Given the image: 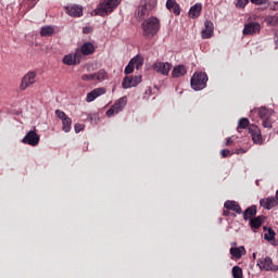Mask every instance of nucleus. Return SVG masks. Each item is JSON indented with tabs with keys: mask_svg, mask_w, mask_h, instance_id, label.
<instances>
[{
	"mask_svg": "<svg viewBox=\"0 0 278 278\" xmlns=\"http://www.w3.org/2000/svg\"><path fill=\"white\" fill-rule=\"evenodd\" d=\"M186 73H188V71L186 70V66L178 65V66L174 67L173 72H172V77H184V75H186Z\"/></svg>",
	"mask_w": 278,
	"mask_h": 278,
	"instance_id": "a878e982",
	"label": "nucleus"
},
{
	"mask_svg": "<svg viewBox=\"0 0 278 278\" xmlns=\"http://www.w3.org/2000/svg\"><path fill=\"white\" fill-rule=\"evenodd\" d=\"M224 207L226 210H231L232 212H236L237 214H242V208L240 207V204L236 201L228 200L224 203Z\"/></svg>",
	"mask_w": 278,
	"mask_h": 278,
	"instance_id": "6ab92c4d",
	"label": "nucleus"
},
{
	"mask_svg": "<svg viewBox=\"0 0 278 278\" xmlns=\"http://www.w3.org/2000/svg\"><path fill=\"white\" fill-rule=\"evenodd\" d=\"M190 84L193 90H203L207 86V74L203 72H195L191 77Z\"/></svg>",
	"mask_w": 278,
	"mask_h": 278,
	"instance_id": "7ed1b4c3",
	"label": "nucleus"
},
{
	"mask_svg": "<svg viewBox=\"0 0 278 278\" xmlns=\"http://www.w3.org/2000/svg\"><path fill=\"white\" fill-rule=\"evenodd\" d=\"M97 118H99L97 115H90L91 123H92V121H97Z\"/></svg>",
	"mask_w": 278,
	"mask_h": 278,
	"instance_id": "49530a36",
	"label": "nucleus"
},
{
	"mask_svg": "<svg viewBox=\"0 0 278 278\" xmlns=\"http://www.w3.org/2000/svg\"><path fill=\"white\" fill-rule=\"evenodd\" d=\"M224 216H229V211H224Z\"/></svg>",
	"mask_w": 278,
	"mask_h": 278,
	"instance_id": "de8ad7c7",
	"label": "nucleus"
},
{
	"mask_svg": "<svg viewBox=\"0 0 278 278\" xmlns=\"http://www.w3.org/2000/svg\"><path fill=\"white\" fill-rule=\"evenodd\" d=\"M264 216H257L250 219L251 229H260L262 227V223H264Z\"/></svg>",
	"mask_w": 278,
	"mask_h": 278,
	"instance_id": "393cba45",
	"label": "nucleus"
},
{
	"mask_svg": "<svg viewBox=\"0 0 278 278\" xmlns=\"http://www.w3.org/2000/svg\"><path fill=\"white\" fill-rule=\"evenodd\" d=\"M254 5H264V3H268V0H250Z\"/></svg>",
	"mask_w": 278,
	"mask_h": 278,
	"instance_id": "a19ab883",
	"label": "nucleus"
},
{
	"mask_svg": "<svg viewBox=\"0 0 278 278\" xmlns=\"http://www.w3.org/2000/svg\"><path fill=\"white\" fill-rule=\"evenodd\" d=\"M249 123H250L249 118L247 117L240 118L238 122V129H247L249 126Z\"/></svg>",
	"mask_w": 278,
	"mask_h": 278,
	"instance_id": "7c9ffc66",
	"label": "nucleus"
},
{
	"mask_svg": "<svg viewBox=\"0 0 278 278\" xmlns=\"http://www.w3.org/2000/svg\"><path fill=\"white\" fill-rule=\"evenodd\" d=\"M142 36L146 40H152L157 36L160 31V20L155 16H151L141 23Z\"/></svg>",
	"mask_w": 278,
	"mask_h": 278,
	"instance_id": "f257e3e1",
	"label": "nucleus"
},
{
	"mask_svg": "<svg viewBox=\"0 0 278 278\" xmlns=\"http://www.w3.org/2000/svg\"><path fill=\"white\" fill-rule=\"evenodd\" d=\"M81 79L83 81H97L94 74H84Z\"/></svg>",
	"mask_w": 278,
	"mask_h": 278,
	"instance_id": "f704fd0d",
	"label": "nucleus"
},
{
	"mask_svg": "<svg viewBox=\"0 0 278 278\" xmlns=\"http://www.w3.org/2000/svg\"><path fill=\"white\" fill-rule=\"evenodd\" d=\"M131 73H134V63L131 61H129V63L125 67V74L131 75Z\"/></svg>",
	"mask_w": 278,
	"mask_h": 278,
	"instance_id": "c9c22d12",
	"label": "nucleus"
},
{
	"mask_svg": "<svg viewBox=\"0 0 278 278\" xmlns=\"http://www.w3.org/2000/svg\"><path fill=\"white\" fill-rule=\"evenodd\" d=\"M262 125L265 129H273V119L271 118L262 119Z\"/></svg>",
	"mask_w": 278,
	"mask_h": 278,
	"instance_id": "473e14b6",
	"label": "nucleus"
},
{
	"mask_svg": "<svg viewBox=\"0 0 278 278\" xmlns=\"http://www.w3.org/2000/svg\"><path fill=\"white\" fill-rule=\"evenodd\" d=\"M130 62L132 63V66L137 68V71H140V68H142V64H144V58L141 55H136L130 60Z\"/></svg>",
	"mask_w": 278,
	"mask_h": 278,
	"instance_id": "bb28decb",
	"label": "nucleus"
},
{
	"mask_svg": "<svg viewBox=\"0 0 278 278\" xmlns=\"http://www.w3.org/2000/svg\"><path fill=\"white\" fill-rule=\"evenodd\" d=\"M220 155H222V157H230V155H233V152H231L229 150H222Z\"/></svg>",
	"mask_w": 278,
	"mask_h": 278,
	"instance_id": "ea45409f",
	"label": "nucleus"
},
{
	"mask_svg": "<svg viewBox=\"0 0 278 278\" xmlns=\"http://www.w3.org/2000/svg\"><path fill=\"white\" fill-rule=\"evenodd\" d=\"M263 229L264 231H267V233L264 235V238L265 240H267V242H270V240H273L275 236H277V233L275 232V230H273V228L264 227Z\"/></svg>",
	"mask_w": 278,
	"mask_h": 278,
	"instance_id": "c756f323",
	"label": "nucleus"
},
{
	"mask_svg": "<svg viewBox=\"0 0 278 278\" xmlns=\"http://www.w3.org/2000/svg\"><path fill=\"white\" fill-rule=\"evenodd\" d=\"M232 216H236V214H232Z\"/></svg>",
	"mask_w": 278,
	"mask_h": 278,
	"instance_id": "6e6d98bb",
	"label": "nucleus"
},
{
	"mask_svg": "<svg viewBox=\"0 0 278 278\" xmlns=\"http://www.w3.org/2000/svg\"><path fill=\"white\" fill-rule=\"evenodd\" d=\"M273 114H275V111L271 109H267L265 106H261L258 109V116L261 121H264L266 118H273Z\"/></svg>",
	"mask_w": 278,
	"mask_h": 278,
	"instance_id": "412c9836",
	"label": "nucleus"
},
{
	"mask_svg": "<svg viewBox=\"0 0 278 278\" xmlns=\"http://www.w3.org/2000/svg\"><path fill=\"white\" fill-rule=\"evenodd\" d=\"M176 3H177V0H167L166 1L167 10H169V12L173 11V8H175Z\"/></svg>",
	"mask_w": 278,
	"mask_h": 278,
	"instance_id": "4c0bfd02",
	"label": "nucleus"
},
{
	"mask_svg": "<svg viewBox=\"0 0 278 278\" xmlns=\"http://www.w3.org/2000/svg\"><path fill=\"white\" fill-rule=\"evenodd\" d=\"M204 29L202 30V38L204 40H210V38H212V36H214V23H212L211 21H206L204 23Z\"/></svg>",
	"mask_w": 278,
	"mask_h": 278,
	"instance_id": "a211bd4d",
	"label": "nucleus"
},
{
	"mask_svg": "<svg viewBox=\"0 0 278 278\" xmlns=\"http://www.w3.org/2000/svg\"><path fill=\"white\" fill-rule=\"evenodd\" d=\"M232 247H236V243H232Z\"/></svg>",
	"mask_w": 278,
	"mask_h": 278,
	"instance_id": "5fc2aeb1",
	"label": "nucleus"
},
{
	"mask_svg": "<svg viewBox=\"0 0 278 278\" xmlns=\"http://www.w3.org/2000/svg\"><path fill=\"white\" fill-rule=\"evenodd\" d=\"M23 144H28L29 147H38L40 143V135L36 130L28 131L22 139Z\"/></svg>",
	"mask_w": 278,
	"mask_h": 278,
	"instance_id": "0eeeda50",
	"label": "nucleus"
},
{
	"mask_svg": "<svg viewBox=\"0 0 278 278\" xmlns=\"http://www.w3.org/2000/svg\"><path fill=\"white\" fill-rule=\"evenodd\" d=\"M127 105V97H122L114 102V104L106 111L108 118H112V116H116V114H121L125 106Z\"/></svg>",
	"mask_w": 278,
	"mask_h": 278,
	"instance_id": "39448f33",
	"label": "nucleus"
},
{
	"mask_svg": "<svg viewBox=\"0 0 278 278\" xmlns=\"http://www.w3.org/2000/svg\"><path fill=\"white\" fill-rule=\"evenodd\" d=\"M276 45L278 46V39L275 40Z\"/></svg>",
	"mask_w": 278,
	"mask_h": 278,
	"instance_id": "603ef678",
	"label": "nucleus"
},
{
	"mask_svg": "<svg viewBox=\"0 0 278 278\" xmlns=\"http://www.w3.org/2000/svg\"><path fill=\"white\" fill-rule=\"evenodd\" d=\"M96 77V81H104L108 79V72L105 70H99L97 73H93Z\"/></svg>",
	"mask_w": 278,
	"mask_h": 278,
	"instance_id": "c85d7f7f",
	"label": "nucleus"
},
{
	"mask_svg": "<svg viewBox=\"0 0 278 278\" xmlns=\"http://www.w3.org/2000/svg\"><path fill=\"white\" fill-rule=\"evenodd\" d=\"M80 56L83 55H92L94 53V45L92 42H85L80 48Z\"/></svg>",
	"mask_w": 278,
	"mask_h": 278,
	"instance_id": "4be33fe9",
	"label": "nucleus"
},
{
	"mask_svg": "<svg viewBox=\"0 0 278 278\" xmlns=\"http://www.w3.org/2000/svg\"><path fill=\"white\" fill-rule=\"evenodd\" d=\"M232 277L242 278V268H240V266L232 267Z\"/></svg>",
	"mask_w": 278,
	"mask_h": 278,
	"instance_id": "2f4dec72",
	"label": "nucleus"
},
{
	"mask_svg": "<svg viewBox=\"0 0 278 278\" xmlns=\"http://www.w3.org/2000/svg\"><path fill=\"white\" fill-rule=\"evenodd\" d=\"M269 9H270V10H274V11H277V10H278V2H271V3H269Z\"/></svg>",
	"mask_w": 278,
	"mask_h": 278,
	"instance_id": "37998d69",
	"label": "nucleus"
},
{
	"mask_svg": "<svg viewBox=\"0 0 278 278\" xmlns=\"http://www.w3.org/2000/svg\"><path fill=\"white\" fill-rule=\"evenodd\" d=\"M268 25H271L273 27H275L276 25H278V16H268L266 18Z\"/></svg>",
	"mask_w": 278,
	"mask_h": 278,
	"instance_id": "72a5a7b5",
	"label": "nucleus"
},
{
	"mask_svg": "<svg viewBox=\"0 0 278 278\" xmlns=\"http://www.w3.org/2000/svg\"><path fill=\"white\" fill-rule=\"evenodd\" d=\"M55 116L60 118L62 123V131H64V134H70L71 129H73V119L62 110H56Z\"/></svg>",
	"mask_w": 278,
	"mask_h": 278,
	"instance_id": "423d86ee",
	"label": "nucleus"
},
{
	"mask_svg": "<svg viewBox=\"0 0 278 278\" xmlns=\"http://www.w3.org/2000/svg\"><path fill=\"white\" fill-rule=\"evenodd\" d=\"M55 34V28L53 26H43L41 27L40 35L49 38Z\"/></svg>",
	"mask_w": 278,
	"mask_h": 278,
	"instance_id": "cd10ccee",
	"label": "nucleus"
},
{
	"mask_svg": "<svg viewBox=\"0 0 278 278\" xmlns=\"http://www.w3.org/2000/svg\"><path fill=\"white\" fill-rule=\"evenodd\" d=\"M253 258L255 260V253H253Z\"/></svg>",
	"mask_w": 278,
	"mask_h": 278,
	"instance_id": "864d4df0",
	"label": "nucleus"
},
{
	"mask_svg": "<svg viewBox=\"0 0 278 278\" xmlns=\"http://www.w3.org/2000/svg\"><path fill=\"white\" fill-rule=\"evenodd\" d=\"M260 29H261L260 23L250 22L244 25L243 35L253 36V34H260Z\"/></svg>",
	"mask_w": 278,
	"mask_h": 278,
	"instance_id": "ddd939ff",
	"label": "nucleus"
},
{
	"mask_svg": "<svg viewBox=\"0 0 278 278\" xmlns=\"http://www.w3.org/2000/svg\"><path fill=\"white\" fill-rule=\"evenodd\" d=\"M119 3L121 0H103V2L100 3L99 8L97 9L96 13L99 16H108V14H112V12L118 8Z\"/></svg>",
	"mask_w": 278,
	"mask_h": 278,
	"instance_id": "f03ea898",
	"label": "nucleus"
},
{
	"mask_svg": "<svg viewBox=\"0 0 278 278\" xmlns=\"http://www.w3.org/2000/svg\"><path fill=\"white\" fill-rule=\"evenodd\" d=\"M275 198L278 200V190L276 191V197Z\"/></svg>",
	"mask_w": 278,
	"mask_h": 278,
	"instance_id": "8fccbe9b",
	"label": "nucleus"
},
{
	"mask_svg": "<svg viewBox=\"0 0 278 278\" xmlns=\"http://www.w3.org/2000/svg\"><path fill=\"white\" fill-rule=\"evenodd\" d=\"M36 84V72H28L23 78L21 83V90H27L29 86H34Z\"/></svg>",
	"mask_w": 278,
	"mask_h": 278,
	"instance_id": "f8f14e48",
	"label": "nucleus"
},
{
	"mask_svg": "<svg viewBox=\"0 0 278 278\" xmlns=\"http://www.w3.org/2000/svg\"><path fill=\"white\" fill-rule=\"evenodd\" d=\"M83 31H84V34H88V31H90V30H88V28H84Z\"/></svg>",
	"mask_w": 278,
	"mask_h": 278,
	"instance_id": "09e8293b",
	"label": "nucleus"
},
{
	"mask_svg": "<svg viewBox=\"0 0 278 278\" xmlns=\"http://www.w3.org/2000/svg\"><path fill=\"white\" fill-rule=\"evenodd\" d=\"M236 153H237V155H240L242 153H247V150H244V149H237Z\"/></svg>",
	"mask_w": 278,
	"mask_h": 278,
	"instance_id": "a18cd8bd",
	"label": "nucleus"
},
{
	"mask_svg": "<svg viewBox=\"0 0 278 278\" xmlns=\"http://www.w3.org/2000/svg\"><path fill=\"white\" fill-rule=\"evenodd\" d=\"M157 5V0H141L139 7L136 10V16L142 18L149 14Z\"/></svg>",
	"mask_w": 278,
	"mask_h": 278,
	"instance_id": "20e7f679",
	"label": "nucleus"
},
{
	"mask_svg": "<svg viewBox=\"0 0 278 278\" xmlns=\"http://www.w3.org/2000/svg\"><path fill=\"white\" fill-rule=\"evenodd\" d=\"M65 14L73 18H79L80 16H84V7L79 4H67L65 7Z\"/></svg>",
	"mask_w": 278,
	"mask_h": 278,
	"instance_id": "1a4fd4ad",
	"label": "nucleus"
},
{
	"mask_svg": "<svg viewBox=\"0 0 278 278\" xmlns=\"http://www.w3.org/2000/svg\"><path fill=\"white\" fill-rule=\"evenodd\" d=\"M261 270H266L267 273H277L278 266L273 264V258L270 256H266L256 264Z\"/></svg>",
	"mask_w": 278,
	"mask_h": 278,
	"instance_id": "6e6552de",
	"label": "nucleus"
},
{
	"mask_svg": "<svg viewBox=\"0 0 278 278\" xmlns=\"http://www.w3.org/2000/svg\"><path fill=\"white\" fill-rule=\"evenodd\" d=\"M249 134H251L254 144H262V130H260V127L251 125L249 127Z\"/></svg>",
	"mask_w": 278,
	"mask_h": 278,
	"instance_id": "2eb2a0df",
	"label": "nucleus"
},
{
	"mask_svg": "<svg viewBox=\"0 0 278 278\" xmlns=\"http://www.w3.org/2000/svg\"><path fill=\"white\" fill-rule=\"evenodd\" d=\"M248 3H249V0H237L236 7L240 8V9H243V8H247Z\"/></svg>",
	"mask_w": 278,
	"mask_h": 278,
	"instance_id": "e433bc0d",
	"label": "nucleus"
},
{
	"mask_svg": "<svg viewBox=\"0 0 278 278\" xmlns=\"http://www.w3.org/2000/svg\"><path fill=\"white\" fill-rule=\"evenodd\" d=\"M172 12H174L176 16H179V14H181V8L179 7V3L176 2V5L172 8Z\"/></svg>",
	"mask_w": 278,
	"mask_h": 278,
	"instance_id": "58836bf2",
	"label": "nucleus"
},
{
	"mask_svg": "<svg viewBox=\"0 0 278 278\" xmlns=\"http://www.w3.org/2000/svg\"><path fill=\"white\" fill-rule=\"evenodd\" d=\"M102 94H105V88L99 87L93 90H91L89 93H87L86 101L87 103H92L96 99H99V97H102Z\"/></svg>",
	"mask_w": 278,
	"mask_h": 278,
	"instance_id": "dca6fc26",
	"label": "nucleus"
},
{
	"mask_svg": "<svg viewBox=\"0 0 278 278\" xmlns=\"http://www.w3.org/2000/svg\"><path fill=\"white\" fill-rule=\"evenodd\" d=\"M74 129H75V134H79V131H83L84 125L75 124Z\"/></svg>",
	"mask_w": 278,
	"mask_h": 278,
	"instance_id": "79ce46f5",
	"label": "nucleus"
},
{
	"mask_svg": "<svg viewBox=\"0 0 278 278\" xmlns=\"http://www.w3.org/2000/svg\"><path fill=\"white\" fill-rule=\"evenodd\" d=\"M141 81H142L141 75L134 76V77L126 76L122 81V86L125 90H127L129 88H136V86H138V84H140Z\"/></svg>",
	"mask_w": 278,
	"mask_h": 278,
	"instance_id": "9b49d317",
	"label": "nucleus"
},
{
	"mask_svg": "<svg viewBox=\"0 0 278 278\" xmlns=\"http://www.w3.org/2000/svg\"><path fill=\"white\" fill-rule=\"evenodd\" d=\"M153 68L156 71V73L168 75V73H170V68H173V65L168 62H156L153 64Z\"/></svg>",
	"mask_w": 278,
	"mask_h": 278,
	"instance_id": "4468645a",
	"label": "nucleus"
},
{
	"mask_svg": "<svg viewBox=\"0 0 278 278\" xmlns=\"http://www.w3.org/2000/svg\"><path fill=\"white\" fill-rule=\"evenodd\" d=\"M255 214H257V206L252 205L243 212V219L249 220V218H250V220H251V218H253V216H255Z\"/></svg>",
	"mask_w": 278,
	"mask_h": 278,
	"instance_id": "b1692460",
	"label": "nucleus"
},
{
	"mask_svg": "<svg viewBox=\"0 0 278 278\" xmlns=\"http://www.w3.org/2000/svg\"><path fill=\"white\" fill-rule=\"evenodd\" d=\"M230 255H232V257H235L236 260H240V257L247 255V250L242 245H240L239 248L231 247Z\"/></svg>",
	"mask_w": 278,
	"mask_h": 278,
	"instance_id": "aec40b11",
	"label": "nucleus"
},
{
	"mask_svg": "<svg viewBox=\"0 0 278 278\" xmlns=\"http://www.w3.org/2000/svg\"><path fill=\"white\" fill-rule=\"evenodd\" d=\"M230 144H233V140H231V137L226 139V147H230Z\"/></svg>",
	"mask_w": 278,
	"mask_h": 278,
	"instance_id": "c03bdc74",
	"label": "nucleus"
},
{
	"mask_svg": "<svg viewBox=\"0 0 278 278\" xmlns=\"http://www.w3.org/2000/svg\"><path fill=\"white\" fill-rule=\"evenodd\" d=\"M261 207H265V210H273V207H277L278 200L276 197L273 198H264L260 200Z\"/></svg>",
	"mask_w": 278,
	"mask_h": 278,
	"instance_id": "f3484780",
	"label": "nucleus"
},
{
	"mask_svg": "<svg viewBox=\"0 0 278 278\" xmlns=\"http://www.w3.org/2000/svg\"><path fill=\"white\" fill-rule=\"evenodd\" d=\"M79 62H81V51H79V49H76L74 54H66L63 58V63H65L67 66L79 64Z\"/></svg>",
	"mask_w": 278,
	"mask_h": 278,
	"instance_id": "9d476101",
	"label": "nucleus"
},
{
	"mask_svg": "<svg viewBox=\"0 0 278 278\" xmlns=\"http://www.w3.org/2000/svg\"><path fill=\"white\" fill-rule=\"evenodd\" d=\"M260 185V180H256V186H258Z\"/></svg>",
	"mask_w": 278,
	"mask_h": 278,
	"instance_id": "3c124183",
	"label": "nucleus"
},
{
	"mask_svg": "<svg viewBox=\"0 0 278 278\" xmlns=\"http://www.w3.org/2000/svg\"><path fill=\"white\" fill-rule=\"evenodd\" d=\"M201 10H203V5L201 3H195L191 7L189 10L190 18H198V16H201Z\"/></svg>",
	"mask_w": 278,
	"mask_h": 278,
	"instance_id": "5701e85b",
	"label": "nucleus"
}]
</instances>
